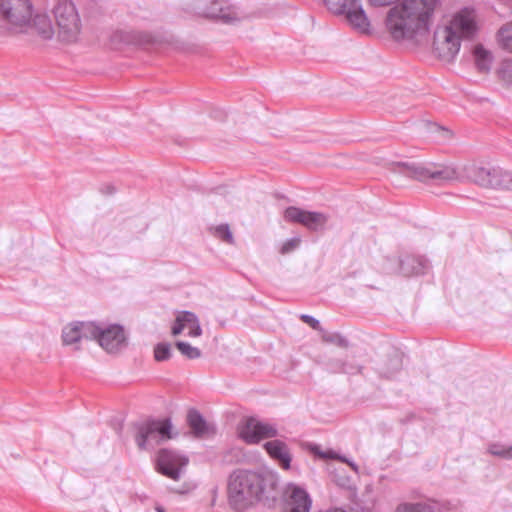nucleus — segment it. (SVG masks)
I'll list each match as a JSON object with an SVG mask.
<instances>
[{
	"mask_svg": "<svg viewBox=\"0 0 512 512\" xmlns=\"http://www.w3.org/2000/svg\"><path fill=\"white\" fill-rule=\"evenodd\" d=\"M314 453L322 459H334L339 461H341V458L343 456L332 449H328L326 451L315 450Z\"/></svg>",
	"mask_w": 512,
	"mask_h": 512,
	"instance_id": "obj_33",
	"label": "nucleus"
},
{
	"mask_svg": "<svg viewBox=\"0 0 512 512\" xmlns=\"http://www.w3.org/2000/svg\"><path fill=\"white\" fill-rule=\"evenodd\" d=\"M285 495L288 512H310L312 499L305 488L289 483Z\"/></svg>",
	"mask_w": 512,
	"mask_h": 512,
	"instance_id": "obj_13",
	"label": "nucleus"
},
{
	"mask_svg": "<svg viewBox=\"0 0 512 512\" xmlns=\"http://www.w3.org/2000/svg\"><path fill=\"white\" fill-rule=\"evenodd\" d=\"M203 15L207 18L220 20L223 23H232L239 20V14L235 6L228 0H211L203 10Z\"/></svg>",
	"mask_w": 512,
	"mask_h": 512,
	"instance_id": "obj_15",
	"label": "nucleus"
},
{
	"mask_svg": "<svg viewBox=\"0 0 512 512\" xmlns=\"http://www.w3.org/2000/svg\"><path fill=\"white\" fill-rule=\"evenodd\" d=\"M154 357L157 361H166L171 357V346L169 343H158L154 348Z\"/></svg>",
	"mask_w": 512,
	"mask_h": 512,
	"instance_id": "obj_27",
	"label": "nucleus"
},
{
	"mask_svg": "<svg viewBox=\"0 0 512 512\" xmlns=\"http://www.w3.org/2000/svg\"><path fill=\"white\" fill-rule=\"evenodd\" d=\"M279 480L278 473L272 470L233 471L228 480V501L230 506L243 511L260 501L266 493L274 491Z\"/></svg>",
	"mask_w": 512,
	"mask_h": 512,
	"instance_id": "obj_1",
	"label": "nucleus"
},
{
	"mask_svg": "<svg viewBox=\"0 0 512 512\" xmlns=\"http://www.w3.org/2000/svg\"><path fill=\"white\" fill-rule=\"evenodd\" d=\"M91 340H97L99 345L109 353L119 351L126 346V335L123 327L118 324L101 325L93 322L89 326Z\"/></svg>",
	"mask_w": 512,
	"mask_h": 512,
	"instance_id": "obj_9",
	"label": "nucleus"
},
{
	"mask_svg": "<svg viewBox=\"0 0 512 512\" xmlns=\"http://www.w3.org/2000/svg\"><path fill=\"white\" fill-rule=\"evenodd\" d=\"M116 191L115 187L112 184H105L101 188V192L106 195H112Z\"/></svg>",
	"mask_w": 512,
	"mask_h": 512,
	"instance_id": "obj_35",
	"label": "nucleus"
},
{
	"mask_svg": "<svg viewBox=\"0 0 512 512\" xmlns=\"http://www.w3.org/2000/svg\"><path fill=\"white\" fill-rule=\"evenodd\" d=\"M115 37H119L121 40L125 41V42H128V38L126 36H124V33H116L115 34Z\"/></svg>",
	"mask_w": 512,
	"mask_h": 512,
	"instance_id": "obj_36",
	"label": "nucleus"
},
{
	"mask_svg": "<svg viewBox=\"0 0 512 512\" xmlns=\"http://www.w3.org/2000/svg\"><path fill=\"white\" fill-rule=\"evenodd\" d=\"M334 370L336 372H341V373H345V374H349V375H354V374L360 373L361 370H362V367L357 365V364H354V363L337 362L336 365H335Z\"/></svg>",
	"mask_w": 512,
	"mask_h": 512,
	"instance_id": "obj_28",
	"label": "nucleus"
},
{
	"mask_svg": "<svg viewBox=\"0 0 512 512\" xmlns=\"http://www.w3.org/2000/svg\"><path fill=\"white\" fill-rule=\"evenodd\" d=\"M187 423L191 428L195 437L203 438L210 433H213V429L206 422L204 417L196 409H191L187 414Z\"/></svg>",
	"mask_w": 512,
	"mask_h": 512,
	"instance_id": "obj_19",
	"label": "nucleus"
},
{
	"mask_svg": "<svg viewBox=\"0 0 512 512\" xmlns=\"http://www.w3.org/2000/svg\"><path fill=\"white\" fill-rule=\"evenodd\" d=\"M341 462L346 463L347 465H349L351 467V469L356 474L359 473V466L352 459H350V458H348V457L343 455L342 458H341Z\"/></svg>",
	"mask_w": 512,
	"mask_h": 512,
	"instance_id": "obj_34",
	"label": "nucleus"
},
{
	"mask_svg": "<svg viewBox=\"0 0 512 512\" xmlns=\"http://www.w3.org/2000/svg\"><path fill=\"white\" fill-rule=\"evenodd\" d=\"M498 42L504 50L512 53V22L500 28Z\"/></svg>",
	"mask_w": 512,
	"mask_h": 512,
	"instance_id": "obj_23",
	"label": "nucleus"
},
{
	"mask_svg": "<svg viewBox=\"0 0 512 512\" xmlns=\"http://www.w3.org/2000/svg\"><path fill=\"white\" fill-rule=\"evenodd\" d=\"M464 171L466 177L479 186L512 190V172L501 167H484L472 164L466 166Z\"/></svg>",
	"mask_w": 512,
	"mask_h": 512,
	"instance_id": "obj_5",
	"label": "nucleus"
},
{
	"mask_svg": "<svg viewBox=\"0 0 512 512\" xmlns=\"http://www.w3.org/2000/svg\"><path fill=\"white\" fill-rule=\"evenodd\" d=\"M498 73L503 81L508 84H512V62H504Z\"/></svg>",
	"mask_w": 512,
	"mask_h": 512,
	"instance_id": "obj_30",
	"label": "nucleus"
},
{
	"mask_svg": "<svg viewBox=\"0 0 512 512\" xmlns=\"http://www.w3.org/2000/svg\"><path fill=\"white\" fill-rule=\"evenodd\" d=\"M396 512H433L432 507L423 503H404L397 507Z\"/></svg>",
	"mask_w": 512,
	"mask_h": 512,
	"instance_id": "obj_26",
	"label": "nucleus"
},
{
	"mask_svg": "<svg viewBox=\"0 0 512 512\" xmlns=\"http://www.w3.org/2000/svg\"><path fill=\"white\" fill-rule=\"evenodd\" d=\"M89 326H93V322H75L65 326L62 330V341L66 346H74L79 349V343L84 340H91L92 335Z\"/></svg>",
	"mask_w": 512,
	"mask_h": 512,
	"instance_id": "obj_16",
	"label": "nucleus"
},
{
	"mask_svg": "<svg viewBox=\"0 0 512 512\" xmlns=\"http://www.w3.org/2000/svg\"><path fill=\"white\" fill-rule=\"evenodd\" d=\"M475 65L480 72L487 73L491 69L493 56L481 44L475 46L473 50Z\"/></svg>",
	"mask_w": 512,
	"mask_h": 512,
	"instance_id": "obj_20",
	"label": "nucleus"
},
{
	"mask_svg": "<svg viewBox=\"0 0 512 512\" xmlns=\"http://www.w3.org/2000/svg\"><path fill=\"white\" fill-rule=\"evenodd\" d=\"M476 33L474 10L465 7L455 13L448 23L436 27L433 37L434 52L438 58L452 61L460 51L461 42L473 39Z\"/></svg>",
	"mask_w": 512,
	"mask_h": 512,
	"instance_id": "obj_2",
	"label": "nucleus"
},
{
	"mask_svg": "<svg viewBox=\"0 0 512 512\" xmlns=\"http://www.w3.org/2000/svg\"><path fill=\"white\" fill-rule=\"evenodd\" d=\"M155 510H156V512H165V510L162 506H156Z\"/></svg>",
	"mask_w": 512,
	"mask_h": 512,
	"instance_id": "obj_37",
	"label": "nucleus"
},
{
	"mask_svg": "<svg viewBox=\"0 0 512 512\" xmlns=\"http://www.w3.org/2000/svg\"><path fill=\"white\" fill-rule=\"evenodd\" d=\"M487 451L491 455L501 459H512V443L505 444L501 442H493L488 445Z\"/></svg>",
	"mask_w": 512,
	"mask_h": 512,
	"instance_id": "obj_22",
	"label": "nucleus"
},
{
	"mask_svg": "<svg viewBox=\"0 0 512 512\" xmlns=\"http://www.w3.org/2000/svg\"><path fill=\"white\" fill-rule=\"evenodd\" d=\"M397 262L398 269L404 276L422 275L429 269V262L423 256L408 255Z\"/></svg>",
	"mask_w": 512,
	"mask_h": 512,
	"instance_id": "obj_17",
	"label": "nucleus"
},
{
	"mask_svg": "<svg viewBox=\"0 0 512 512\" xmlns=\"http://www.w3.org/2000/svg\"><path fill=\"white\" fill-rule=\"evenodd\" d=\"M326 8L335 15H345L350 26L366 33L370 28V21L362 7L361 0H323Z\"/></svg>",
	"mask_w": 512,
	"mask_h": 512,
	"instance_id": "obj_6",
	"label": "nucleus"
},
{
	"mask_svg": "<svg viewBox=\"0 0 512 512\" xmlns=\"http://www.w3.org/2000/svg\"><path fill=\"white\" fill-rule=\"evenodd\" d=\"M2 18L15 27L31 22L32 4L29 0H0Z\"/></svg>",
	"mask_w": 512,
	"mask_h": 512,
	"instance_id": "obj_10",
	"label": "nucleus"
},
{
	"mask_svg": "<svg viewBox=\"0 0 512 512\" xmlns=\"http://www.w3.org/2000/svg\"><path fill=\"white\" fill-rule=\"evenodd\" d=\"M186 324H193V330L188 331V336L198 337L202 334L198 317L190 311H183L176 317L171 330L172 334L174 336L179 335L186 328Z\"/></svg>",
	"mask_w": 512,
	"mask_h": 512,
	"instance_id": "obj_18",
	"label": "nucleus"
},
{
	"mask_svg": "<svg viewBox=\"0 0 512 512\" xmlns=\"http://www.w3.org/2000/svg\"><path fill=\"white\" fill-rule=\"evenodd\" d=\"M175 346L180 351V353L188 359H197L201 356V351L188 342L177 341Z\"/></svg>",
	"mask_w": 512,
	"mask_h": 512,
	"instance_id": "obj_25",
	"label": "nucleus"
},
{
	"mask_svg": "<svg viewBox=\"0 0 512 512\" xmlns=\"http://www.w3.org/2000/svg\"><path fill=\"white\" fill-rule=\"evenodd\" d=\"M284 218L288 222L300 223L306 228L314 231L322 229L327 223V217L325 214L307 211L294 206L286 208Z\"/></svg>",
	"mask_w": 512,
	"mask_h": 512,
	"instance_id": "obj_12",
	"label": "nucleus"
},
{
	"mask_svg": "<svg viewBox=\"0 0 512 512\" xmlns=\"http://www.w3.org/2000/svg\"><path fill=\"white\" fill-rule=\"evenodd\" d=\"M238 436L248 445H257L263 440L276 438L278 427L273 422L250 416L238 425Z\"/></svg>",
	"mask_w": 512,
	"mask_h": 512,
	"instance_id": "obj_7",
	"label": "nucleus"
},
{
	"mask_svg": "<svg viewBox=\"0 0 512 512\" xmlns=\"http://www.w3.org/2000/svg\"><path fill=\"white\" fill-rule=\"evenodd\" d=\"M54 16L62 40L66 42L76 40L81 25L74 3L70 0H60L54 8Z\"/></svg>",
	"mask_w": 512,
	"mask_h": 512,
	"instance_id": "obj_8",
	"label": "nucleus"
},
{
	"mask_svg": "<svg viewBox=\"0 0 512 512\" xmlns=\"http://www.w3.org/2000/svg\"><path fill=\"white\" fill-rule=\"evenodd\" d=\"M267 455L283 470L292 468V454L288 444L280 439L268 440L263 444Z\"/></svg>",
	"mask_w": 512,
	"mask_h": 512,
	"instance_id": "obj_14",
	"label": "nucleus"
},
{
	"mask_svg": "<svg viewBox=\"0 0 512 512\" xmlns=\"http://www.w3.org/2000/svg\"><path fill=\"white\" fill-rule=\"evenodd\" d=\"M300 238L299 237H292L290 239H287L281 246L280 253L281 254H288L292 251H294L300 244Z\"/></svg>",
	"mask_w": 512,
	"mask_h": 512,
	"instance_id": "obj_31",
	"label": "nucleus"
},
{
	"mask_svg": "<svg viewBox=\"0 0 512 512\" xmlns=\"http://www.w3.org/2000/svg\"><path fill=\"white\" fill-rule=\"evenodd\" d=\"M187 464L188 458L177 451L165 448L157 453V471L172 480L180 479L182 470Z\"/></svg>",
	"mask_w": 512,
	"mask_h": 512,
	"instance_id": "obj_11",
	"label": "nucleus"
},
{
	"mask_svg": "<svg viewBox=\"0 0 512 512\" xmlns=\"http://www.w3.org/2000/svg\"><path fill=\"white\" fill-rule=\"evenodd\" d=\"M33 27L43 39H51L54 35L51 20L46 15H35L32 19Z\"/></svg>",
	"mask_w": 512,
	"mask_h": 512,
	"instance_id": "obj_21",
	"label": "nucleus"
},
{
	"mask_svg": "<svg viewBox=\"0 0 512 512\" xmlns=\"http://www.w3.org/2000/svg\"><path fill=\"white\" fill-rule=\"evenodd\" d=\"M215 235L229 244L233 243V235L227 224L218 225L215 228Z\"/></svg>",
	"mask_w": 512,
	"mask_h": 512,
	"instance_id": "obj_29",
	"label": "nucleus"
},
{
	"mask_svg": "<svg viewBox=\"0 0 512 512\" xmlns=\"http://www.w3.org/2000/svg\"><path fill=\"white\" fill-rule=\"evenodd\" d=\"M135 428V441L140 449L154 448L174 437L170 418L149 419L135 424Z\"/></svg>",
	"mask_w": 512,
	"mask_h": 512,
	"instance_id": "obj_4",
	"label": "nucleus"
},
{
	"mask_svg": "<svg viewBox=\"0 0 512 512\" xmlns=\"http://www.w3.org/2000/svg\"><path fill=\"white\" fill-rule=\"evenodd\" d=\"M392 171L407 178L415 179L424 183L433 182L444 185L449 182L462 179L461 173L453 166L430 164H416L397 162L393 165Z\"/></svg>",
	"mask_w": 512,
	"mask_h": 512,
	"instance_id": "obj_3",
	"label": "nucleus"
},
{
	"mask_svg": "<svg viewBox=\"0 0 512 512\" xmlns=\"http://www.w3.org/2000/svg\"><path fill=\"white\" fill-rule=\"evenodd\" d=\"M300 319L308 324L312 329L314 330H318V331H323V328L321 327V324H320V321L318 319H316L315 317L311 316V315H308V314H302L300 316Z\"/></svg>",
	"mask_w": 512,
	"mask_h": 512,
	"instance_id": "obj_32",
	"label": "nucleus"
},
{
	"mask_svg": "<svg viewBox=\"0 0 512 512\" xmlns=\"http://www.w3.org/2000/svg\"><path fill=\"white\" fill-rule=\"evenodd\" d=\"M186 328H188L189 331L193 330V324H186Z\"/></svg>",
	"mask_w": 512,
	"mask_h": 512,
	"instance_id": "obj_38",
	"label": "nucleus"
},
{
	"mask_svg": "<svg viewBox=\"0 0 512 512\" xmlns=\"http://www.w3.org/2000/svg\"><path fill=\"white\" fill-rule=\"evenodd\" d=\"M322 340L327 343L335 344L339 347L346 348L349 345V342L346 337H344L339 332H328L323 329Z\"/></svg>",
	"mask_w": 512,
	"mask_h": 512,
	"instance_id": "obj_24",
	"label": "nucleus"
}]
</instances>
